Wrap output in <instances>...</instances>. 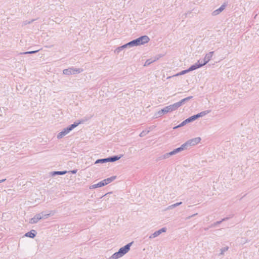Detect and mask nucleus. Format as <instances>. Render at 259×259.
Segmentation results:
<instances>
[{
  "label": "nucleus",
  "instance_id": "nucleus-19",
  "mask_svg": "<svg viewBox=\"0 0 259 259\" xmlns=\"http://www.w3.org/2000/svg\"><path fill=\"white\" fill-rule=\"evenodd\" d=\"M192 98H193V96H189L187 98L182 99L179 102H178V103L179 104L180 106H181L182 105L185 104L187 102L189 101L190 100L192 99Z\"/></svg>",
  "mask_w": 259,
  "mask_h": 259
},
{
  "label": "nucleus",
  "instance_id": "nucleus-39",
  "mask_svg": "<svg viewBox=\"0 0 259 259\" xmlns=\"http://www.w3.org/2000/svg\"><path fill=\"white\" fill-rule=\"evenodd\" d=\"M182 75H183V74H181V72H179V73H177V74L175 75V76H177Z\"/></svg>",
  "mask_w": 259,
  "mask_h": 259
},
{
  "label": "nucleus",
  "instance_id": "nucleus-30",
  "mask_svg": "<svg viewBox=\"0 0 259 259\" xmlns=\"http://www.w3.org/2000/svg\"><path fill=\"white\" fill-rule=\"evenodd\" d=\"M228 219V218H224L221 221H217V222L214 223L212 225V226H215L217 225H219V224H221L222 222L225 221L226 220H227Z\"/></svg>",
  "mask_w": 259,
  "mask_h": 259
},
{
  "label": "nucleus",
  "instance_id": "nucleus-31",
  "mask_svg": "<svg viewBox=\"0 0 259 259\" xmlns=\"http://www.w3.org/2000/svg\"><path fill=\"white\" fill-rule=\"evenodd\" d=\"M163 56H164V55H163V54H158V55H156L154 57V59L153 60L154 62H155Z\"/></svg>",
  "mask_w": 259,
  "mask_h": 259
},
{
  "label": "nucleus",
  "instance_id": "nucleus-16",
  "mask_svg": "<svg viewBox=\"0 0 259 259\" xmlns=\"http://www.w3.org/2000/svg\"><path fill=\"white\" fill-rule=\"evenodd\" d=\"M36 234L37 233L35 230H31V231L26 233L24 236L31 238H34L36 236Z\"/></svg>",
  "mask_w": 259,
  "mask_h": 259
},
{
  "label": "nucleus",
  "instance_id": "nucleus-34",
  "mask_svg": "<svg viewBox=\"0 0 259 259\" xmlns=\"http://www.w3.org/2000/svg\"><path fill=\"white\" fill-rule=\"evenodd\" d=\"M228 249V247H224L222 248L221 249V252L220 254H223L224 253V252L225 251H227Z\"/></svg>",
  "mask_w": 259,
  "mask_h": 259
},
{
  "label": "nucleus",
  "instance_id": "nucleus-20",
  "mask_svg": "<svg viewBox=\"0 0 259 259\" xmlns=\"http://www.w3.org/2000/svg\"><path fill=\"white\" fill-rule=\"evenodd\" d=\"M67 172V171L66 170H64V171H54L51 172L50 173V174H51V176L54 177V176H56L57 175H63L66 174Z\"/></svg>",
  "mask_w": 259,
  "mask_h": 259
},
{
  "label": "nucleus",
  "instance_id": "nucleus-44",
  "mask_svg": "<svg viewBox=\"0 0 259 259\" xmlns=\"http://www.w3.org/2000/svg\"><path fill=\"white\" fill-rule=\"evenodd\" d=\"M177 128H178L177 126H175V127H173V129H174V130H176V129H177Z\"/></svg>",
  "mask_w": 259,
  "mask_h": 259
},
{
  "label": "nucleus",
  "instance_id": "nucleus-27",
  "mask_svg": "<svg viewBox=\"0 0 259 259\" xmlns=\"http://www.w3.org/2000/svg\"><path fill=\"white\" fill-rule=\"evenodd\" d=\"M154 62V61L152 59H147L146 62H145V64L144 65V66H147L149 65H150L151 63Z\"/></svg>",
  "mask_w": 259,
  "mask_h": 259
},
{
  "label": "nucleus",
  "instance_id": "nucleus-7",
  "mask_svg": "<svg viewBox=\"0 0 259 259\" xmlns=\"http://www.w3.org/2000/svg\"><path fill=\"white\" fill-rule=\"evenodd\" d=\"M214 53L213 51L210 52L209 53L206 54L204 58L203 59V61H201L200 63L201 64H203V66L206 65L211 59L213 54Z\"/></svg>",
  "mask_w": 259,
  "mask_h": 259
},
{
  "label": "nucleus",
  "instance_id": "nucleus-37",
  "mask_svg": "<svg viewBox=\"0 0 259 259\" xmlns=\"http://www.w3.org/2000/svg\"><path fill=\"white\" fill-rule=\"evenodd\" d=\"M77 171V169H73L72 170H70L68 171V172L71 173L72 174H75Z\"/></svg>",
  "mask_w": 259,
  "mask_h": 259
},
{
  "label": "nucleus",
  "instance_id": "nucleus-26",
  "mask_svg": "<svg viewBox=\"0 0 259 259\" xmlns=\"http://www.w3.org/2000/svg\"><path fill=\"white\" fill-rule=\"evenodd\" d=\"M171 156L170 152L166 153L164 154L161 155L159 157V159H164L168 158L169 156Z\"/></svg>",
  "mask_w": 259,
  "mask_h": 259
},
{
  "label": "nucleus",
  "instance_id": "nucleus-6",
  "mask_svg": "<svg viewBox=\"0 0 259 259\" xmlns=\"http://www.w3.org/2000/svg\"><path fill=\"white\" fill-rule=\"evenodd\" d=\"M42 219H43V213H37L33 218L30 220L29 223L31 224H36Z\"/></svg>",
  "mask_w": 259,
  "mask_h": 259
},
{
  "label": "nucleus",
  "instance_id": "nucleus-9",
  "mask_svg": "<svg viewBox=\"0 0 259 259\" xmlns=\"http://www.w3.org/2000/svg\"><path fill=\"white\" fill-rule=\"evenodd\" d=\"M167 113H168V112H167V109H166V107H165L163 109H162L158 111V112H156L154 115L153 118H155V119L157 118L161 117L162 115H163L164 114H165Z\"/></svg>",
  "mask_w": 259,
  "mask_h": 259
},
{
  "label": "nucleus",
  "instance_id": "nucleus-22",
  "mask_svg": "<svg viewBox=\"0 0 259 259\" xmlns=\"http://www.w3.org/2000/svg\"><path fill=\"white\" fill-rule=\"evenodd\" d=\"M190 146L189 145V143L188 142H186L185 143L182 144L179 148L180 149V151H182L185 149H187L188 147Z\"/></svg>",
  "mask_w": 259,
  "mask_h": 259
},
{
  "label": "nucleus",
  "instance_id": "nucleus-38",
  "mask_svg": "<svg viewBox=\"0 0 259 259\" xmlns=\"http://www.w3.org/2000/svg\"><path fill=\"white\" fill-rule=\"evenodd\" d=\"M191 13V11H188L187 13H185V17L186 18L188 17V15Z\"/></svg>",
  "mask_w": 259,
  "mask_h": 259
},
{
  "label": "nucleus",
  "instance_id": "nucleus-3",
  "mask_svg": "<svg viewBox=\"0 0 259 259\" xmlns=\"http://www.w3.org/2000/svg\"><path fill=\"white\" fill-rule=\"evenodd\" d=\"M83 71V69L81 68H74L73 67L65 69L63 71L64 74L69 75L71 74H78Z\"/></svg>",
  "mask_w": 259,
  "mask_h": 259
},
{
  "label": "nucleus",
  "instance_id": "nucleus-25",
  "mask_svg": "<svg viewBox=\"0 0 259 259\" xmlns=\"http://www.w3.org/2000/svg\"><path fill=\"white\" fill-rule=\"evenodd\" d=\"M121 256L122 255H121L120 252L118 251L117 252H116L115 253L112 254V255L111 256V258L113 259H117Z\"/></svg>",
  "mask_w": 259,
  "mask_h": 259
},
{
  "label": "nucleus",
  "instance_id": "nucleus-1",
  "mask_svg": "<svg viewBox=\"0 0 259 259\" xmlns=\"http://www.w3.org/2000/svg\"><path fill=\"white\" fill-rule=\"evenodd\" d=\"M86 120L83 119L75 121L73 124L68 125L67 127L64 128L61 132L59 133L57 135V138L58 139L62 138L64 136L68 134L75 127L77 126L79 124L83 123Z\"/></svg>",
  "mask_w": 259,
  "mask_h": 259
},
{
  "label": "nucleus",
  "instance_id": "nucleus-8",
  "mask_svg": "<svg viewBox=\"0 0 259 259\" xmlns=\"http://www.w3.org/2000/svg\"><path fill=\"white\" fill-rule=\"evenodd\" d=\"M166 230H167V229L166 227H163V228H161L160 229H159L157 231H156L153 234H151V235L149 236V238L152 239V238H155V237H157L158 236H159L162 233L165 232L166 231Z\"/></svg>",
  "mask_w": 259,
  "mask_h": 259
},
{
  "label": "nucleus",
  "instance_id": "nucleus-45",
  "mask_svg": "<svg viewBox=\"0 0 259 259\" xmlns=\"http://www.w3.org/2000/svg\"><path fill=\"white\" fill-rule=\"evenodd\" d=\"M208 229H209V228H204V230H208Z\"/></svg>",
  "mask_w": 259,
  "mask_h": 259
},
{
  "label": "nucleus",
  "instance_id": "nucleus-14",
  "mask_svg": "<svg viewBox=\"0 0 259 259\" xmlns=\"http://www.w3.org/2000/svg\"><path fill=\"white\" fill-rule=\"evenodd\" d=\"M226 6L227 4L226 3H224L219 9L213 11L212 13V15L213 16L218 15L225 9Z\"/></svg>",
  "mask_w": 259,
  "mask_h": 259
},
{
  "label": "nucleus",
  "instance_id": "nucleus-42",
  "mask_svg": "<svg viewBox=\"0 0 259 259\" xmlns=\"http://www.w3.org/2000/svg\"><path fill=\"white\" fill-rule=\"evenodd\" d=\"M6 180V179H3V180H0V183H2V182H5Z\"/></svg>",
  "mask_w": 259,
  "mask_h": 259
},
{
  "label": "nucleus",
  "instance_id": "nucleus-15",
  "mask_svg": "<svg viewBox=\"0 0 259 259\" xmlns=\"http://www.w3.org/2000/svg\"><path fill=\"white\" fill-rule=\"evenodd\" d=\"M196 120L194 115L188 117L185 120H184L183 122H182V125H185L188 123H190L191 122H193Z\"/></svg>",
  "mask_w": 259,
  "mask_h": 259
},
{
  "label": "nucleus",
  "instance_id": "nucleus-33",
  "mask_svg": "<svg viewBox=\"0 0 259 259\" xmlns=\"http://www.w3.org/2000/svg\"><path fill=\"white\" fill-rule=\"evenodd\" d=\"M149 133V131H142V132H141L140 133V134L139 135L140 137H142L144 136H145L146 134H147L148 133Z\"/></svg>",
  "mask_w": 259,
  "mask_h": 259
},
{
  "label": "nucleus",
  "instance_id": "nucleus-11",
  "mask_svg": "<svg viewBox=\"0 0 259 259\" xmlns=\"http://www.w3.org/2000/svg\"><path fill=\"white\" fill-rule=\"evenodd\" d=\"M203 66V64H201L200 60L198 61L197 62L194 64L191 65L188 69L189 72L195 70Z\"/></svg>",
  "mask_w": 259,
  "mask_h": 259
},
{
  "label": "nucleus",
  "instance_id": "nucleus-28",
  "mask_svg": "<svg viewBox=\"0 0 259 259\" xmlns=\"http://www.w3.org/2000/svg\"><path fill=\"white\" fill-rule=\"evenodd\" d=\"M39 51V50H36V51H32L24 52L23 53H21V54H23V55L32 54H34V53L38 52Z\"/></svg>",
  "mask_w": 259,
  "mask_h": 259
},
{
  "label": "nucleus",
  "instance_id": "nucleus-2",
  "mask_svg": "<svg viewBox=\"0 0 259 259\" xmlns=\"http://www.w3.org/2000/svg\"><path fill=\"white\" fill-rule=\"evenodd\" d=\"M150 40L149 37L147 35L141 36L131 41L133 46H139L147 43Z\"/></svg>",
  "mask_w": 259,
  "mask_h": 259
},
{
  "label": "nucleus",
  "instance_id": "nucleus-24",
  "mask_svg": "<svg viewBox=\"0 0 259 259\" xmlns=\"http://www.w3.org/2000/svg\"><path fill=\"white\" fill-rule=\"evenodd\" d=\"M40 213H43V218H47L50 215H53L55 213V211H51L49 213H46L45 211H42Z\"/></svg>",
  "mask_w": 259,
  "mask_h": 259
},
{
  "label": "nucleus",
  "instance_id": "nucleus-32",
  "mask_svg": "<svg viewBox=\"0 0 259 259\" xmlns=\"http://www.w3.org/2000/svg\"><path fill=\"white\" fill-rule=\"evenodd\" d=\"M182 203V202H177V203H175V204H172V205H171L169 206L168 207V208H174V207H176V206H178L180 205V204H181Z\"/></svg>",
  "mask_w": 259,
  "mask_h": 259
},
{
  "label": "nucleus",
  "instance_id": "nucleus-43",
  "mask_svg": "<svg viewBox=\"0 0 259 259\" xmlns=\"http://www.w3.org/2000/svg\"><path fill=\"white\" fill-rule=\"evenodd\" d=\"M197 214H198L197 213H196L195 214L191 215V216H192V217H194L196 216V215H197Z\"/></svg>",
  "mask_w": 259,
  "mask_h": 259
},
{
  "label": "nucleus",
  "instance_id": "nucleus-5",
  "mask_svg": "<svg viewBox=\"0 0 259 259\" xmlns=\"http://www.w3.org/2000/svg\"><path fill=\"white\" fill-rule=\"evenodd\" d=\"M133 243V242H130L119 248L118 251L120 252L122 256L126 254L130 250V247Z\"/></svg>",
  "mask_w": 259,
  "mask_h": 259
},
{
  "label": "nucleus",
  "instance_id": "nucleus-13",
  "mask_svg": "<svg viewBox=\"0 0 259 259\" xmlns=\"http://www.w3.org/2000/svg\"><path fill=\"white\" fill-rule=\"evenodd\" d=\"M123 156V154H120L119 155H113L112 156L108 157H107L108 162H113L116 161L120 159Z\"/></svg>",
  "mask_w": 259,
  "mask_h": 259
},
{
  "label": "nucleus",
  "instance_id": "nucleus-21",
  "mask_svg": "<svg viewBox=\"0 0 259 259\" xmlns=\"http://www.w3.org/2000/svg\"><path fill=\"white\" fill-rule=\"evenodd\" d=\"M116 176H113L110 178H108L107 179H105L103 180V182L105 184V185H106L111 183L114 180H115L116 179Z\"/></svg>",
  "mask_w": 259,
  "mask_h": 259
},
{
  "label": "nucleus",
  "instance_id": "nucleus-36",
  "mask_svg": "<svg viewBox=\"0 0 259 259\" xmlns=\"http://www.w3.org/2000/svg\"><path fill=\"white\" fill-rule=\"evenodd\" d=\"M188 72H189L188 69L181 71V74L183 75L185 74Z\"/></svg>",
  "mask_w": 259,
  "mask_h": 259
},
{
  "label": "nucleus",
  "instance_id": "nucleus-12",
  "mask_svg": "<svg viewBox=\"0 0 259 259\" xmlns=\"http://www.w3.org/2000/svg\"><path fill=\"white\" fill-rule=\"evenodd\" d=\"M201 138L200 137H196L192 139H190L187 141L188 143H189V145L190 146H195L198 143H199L201 141Z\"/></svg>",
  "mask_w": 259,
  "mask_h": 259
},
{
  "label": "nucleus",
  "instance_id": "nucleus-23",
  "mask_svg": "<svg viewBox=\"0 0 259 259\" xmlns=\"http://www.w3.org/2000/svg\"><path fill=\"white\" fill-rule=\"evenodd\" d=\"M106 162H108L107 158L98 159L95 161V164L104 163Z\"/></svg>",
  "mask_w": 259,
  "mask_h": 259
},
{
  "label": "nucleus",
  "instance_id": "nucleus-40",
  "mask_svg": "<svg viewBox=\"0 0 259 259\" xmlns=\"http://www.w3.org/2000/svg\"><path fill=\"white\" fill-rule=\"evenodd\" d=\"M177 126L178 128H179V127H181L183 126L184 125H182V122H181L180 124H179V125H177Z\"/></svg>",
  "mask_w": 259,
  "mask_h": 259
},
{
  "label": "nucleus",
  "instance_id": "nucleus-17",
  "mask_svg": "<svg viewBox=\"0 0 259 259\" xmlns=\"http://www.w3.org/2000/svg\"><path fill=\"white\" fill-rule=\"evenodd\" d=\"M210 112V110H205L204 111H202L197 114L194 115L196 120L199 118V117H203L205 115L207 114Z\"/></svg>",
  "mask_w": 259,
  "mask_h": 259
},
{
  "label": "nucleus",
  "instance_id": "nucleus-35",
  "mask_svg": "<svg viewBox=\"0 0 259 259\" xmlns=\"http://www.w3.org/2000/svg\"><path fill=\"white\" fill-rule=\"evenodd\" d=\"M34 21V19H32L31 20V21H24V25H27L28 24H30L31 23H32V22H33Z\"/></svg>",
  "mask_w": 259,
  "mask_h": 259
},
{
  "label": "nucleus",
  "instance_id": "nucleus-10",
  "mask_svg": "<svg viewBox=\"0 0 259 259\" xmlns=\"http://www.w3.org/2000/svg\"><path fill=\"white\" fill-rule=\"evenodd\" d=\"M180 105L178 103V102L175 103L173 104L170 105L169 106H166V108L167 109V112H171L174 111L176 110L180 107Z\"/></svg>",
  "mask_w": 259,
  "mask_h": 259
},
{
  "label": "nucleus",
  "instance_id": "nucleus-18",
  "mask_svg": "<svg viewBox=\"0 0 259 259\" xmlns=\"http://www.w3.org/2000/svg\"><path fill=\"white\" fill-rule=\"evenodd\" d=\"M105 186V184L103 182V180L100 181V182L98 183L97 184L92 185L90 186V189H95L97 188L102 187Z\"/></svg>",
  "mask_w": 259,
  "mask_h": 259
},
{
  "label": "nucleus",
  "instance_id": "nucleus-41",
  "mask_svg": "<svg viewBox=\"0 0 259 259\" xmlns=\"http://www.w3.org/2000/svg\"><path fill=\"white\" fill-rule=\"evenodd\" d=\"M192 218V216L190 215L186 218V220H189Z\"/></svg>",
  "mask_w": 259,
  "mask_h": 259
},
{
  "label": "nucleus",
  "instance_id": "nucleus-4",
  "mask_svg": "<svg viewBox=\"0 0 259 259\" xmlns=\"http://www.w3.org/2000/svg\"><path fill=\"white\" fill-rule=\"evenodd\" d=\"M131 41L121 46L117 47L114 51V53L115 54H118L122 50L125 48H130L131 47H133Z\"/></svg>",
  "mask_w": 259,
  "mask_h": 259
},
{
  "label": "nucleus",
  "instance_id": "nucleus-29",
  "mask_svg": "<svg viewBox=\"0 0 259 259\" xmlns=\"http://www.w3.org/2000/svg\"><path fill=\"white\" fill-rule=\"evenodd\" d=\"M180 152H181L180 149H179V148H177L174 149V150H172V151L170 152V153L171 155L172 156V155H175Z\"/></svg>",
  "mask_w": 259,
  "mask_h": 259
}]
</instances>
